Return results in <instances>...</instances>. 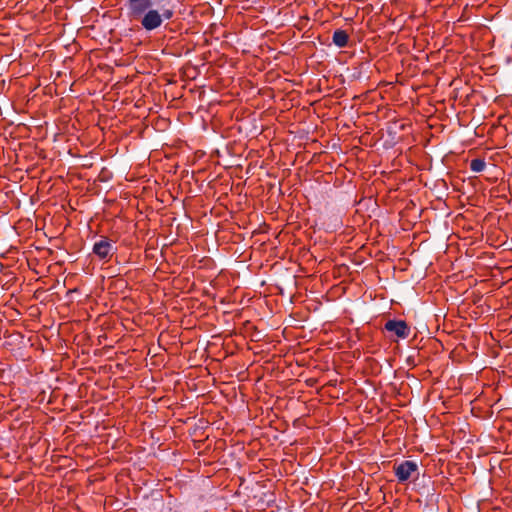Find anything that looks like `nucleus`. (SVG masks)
<instances>
[{
  "instance_id": "1",
  "label": "nucleus",
  "mask_w": 512,
  "mask_h": 512,
  "mask_svg": "<svg viewBox=\"0 0 512 512\" xmlns=\"http://www.w3.org/2000/svg\"><path fill=\"white\" fill-rule=\"evenodd\" d=\"M127 14L131 20L141 19L142 27L147 31L159 28L163 20H169L173 17L172 9H163L162 13L151 9L152 0H126Z\"/></svg>"
},
{
  "instance_id": "2",
  "label": "nucleus",
  "mask_w": 512,
  "mask_h": 512,
  "mask_svg": "<svg viewBox=\"0 0 512 512\" xmlns=\"http://www.w3.org/2000/svg\"><path fill=\"white\" fill-rule=\"evenodd\" d=\"M116 251L117 247L105 236H101L100 239L93 244L92 248L93 254L104 263L110 262Z\"/></svg>"
},
{
  "instance_id": "3",
  "label": "nucleus",
  "mask_w": 512,
  "mask_h": 512,
  "mask_svg": "<svg viewBox=\"0 0 512 512\" xmlns=\"http://www.w3.org/2000/svg\"><path fill=\"white\" fill-rule=\"evenodd\" d=\"M418 469L416 462L405 460L398 465L394 466V473L397 480L401 483L406 482L414 472Z\"/></svg>"
},
{
  "instance_id": "4",
  "label": "nucleus",
  "mask_w": 512,
  "mask_h": 512,
  "mask_svg": "<svg viewBox=\"0 0 512 512\" xmlns=\"http://www.w3.org/2000/svg\"><path fill=\"white\" fill-rule=\"evenodd\" d=\"M384 327L386 331L395 334L398 338L405 339L410 334V328L403 320H388Z\"/></svg>"
},
{
  "instance_id": "5",
  "label": "nucleus",
  "mask_w": 512,
  "mask_h": 512,
  "mask_svg": "<svg viewBox=\"0 0 512 512\" xmlns=\"http://www.w3.org/2000/svg\"><path fill=\"white\" fill-rule=\"evenodd\" d=\"M332 40L337 47L343 48L346 47L348 44L349 35L345 30L337 29L333 33Z\"/></svg>"
},
{
  "instance_id": "6",
  "label": "nucleus",
  "mask_w": 512,
  "mask_h": 512,
  "mask_svg": "<svg viewBox=\"0 0 512 512\" xmlns=\"http://www.w3.org/2000/svg\"><path fill=\"white\" fill-rule=\"evenodd\" d=\"M485 167L486 163L483 159L475 158L472 159L470 162V169L475 173L482 172L485 169Z\"/></svg>"
}]
</instances>
